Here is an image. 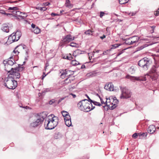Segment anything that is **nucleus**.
Masks as SVG:
<instances>
[{
	"label": "nucleus",
	"instance_id": "f257e3e1",
	"mask_svg": "<svg viewBox=\"0 0 159 159\" xmlns=\"http://www.w3.org/2000/svg\"><path fill=\"white\" fill-rule=\"evenodd\" d=\"M48 116L51 117V118H49L47 120H46V119L45 120L44 122L45 125L46 124L45 129H52L57 125L58 118L53 114H51Z\"/></svg>",
	"mask_w": 159,
	"mask_h": 159
},
{
	"label": "nucleus",
	"instance_id": "f03ea898",
	"mask_svg": "<svg viewBox=\"0 0 159 159\" xmlns=\"http://www.w3.org/2000/svg\"><path fill=\"white\" fill-rule=\"evenodd\" d=\"M92 106V104L88 102L87 99H83L80 101V110L84 112H88L92 110L93 108H90Z\"/></svg>",
	"mask_w": 159,
	"mask_h": 159
},
{
	"label": "nucleus",
	"instance_id": "7ed1b4c3",
	"mask_svg": "<svg viewBox=\"0 0 159 159\" xmlns=\"http://www.w3.org/2000/svg\"><path fill=\"white\" fill-rule=\"evenodd\" d=\"M159 66L157 64L153 65L151 67L149 74L147 75L150 77L152 80H156L158 77V75L157 72V69Z\"/></svg>",
	"mask_w": 159,
	"mask_h": 159
},
{
	"label": "nucleus",
	"instance_id": "20e7f679",
	"mask_svg": "<svg viewBox=\"0 0 159 159\" xmlns=\"http://www.w3.org/2000/svg\"><path fill=\"white\" fill-rule=\"evenodd\" d=\"M138 64L143 70H147L149 67L150 61L148 58L144 57L139 61Z\"/></svg>",
	"mask_w": 159,
	"mask_h": 159
},
{
	"label": "nucleus",
	"instance_id": "39448f33",
	"mask_svg": "<svg viewBox=\"0 0 159 159\" xmlns=\"http://www.w3.org/2000/svg\"><path fill=\"white\" fill-rule=\"evenodd\" d=\"M14 76H9V75H8L7 78L6 82L8 86V89H14L17 86V82L14 80Z\"/></svg>",
	"mask_w": 159,
	"mask_h": 159
},
{
	"label": "nucleus",
	"instance_id": "423d86ee",
	"mask_svg": "<svg viewBox=\"0 0 159 159\" xmlns=\"http://www.w3.org/2000/svg\"><path fill=\"white\" fill-rule=\"evenodd\" d=\"M120 88L121 92V94L120 96L121 98L127 99L131 97L132 93L129 89L126 87L120 86Z\"/></svg>",
	"mask_w": 159,
	"mask_h": 159
},
{
	"label": "nucleus",
	"instance_id": "0eeeda50",
	"mask_svg": "<svg viewBox=\"0 0 159 159\" xmlns=\"http://www.w3.org/2000/svg\"><path fill=\"white\" fill-rule=\"evenodd\" d=\"M3 63L5 65V70L7 71L9 70L7 69L8 67L13 66L14 64H16V62L13 57H11L8 59L7 61H4Z\"/></svg>",
	"mask_w": 159,
	"mask_h": 159
},
{
	"label": "nucleus",
	"instance_id": "6e6552de",
	"mask_svg": "<svg viewBox=\"0 0 159 159\" xmlns=\"http://www.w3.org/2000/svg\"><path fill=\"white\" fill-rule=\"evenodd\" d=\"M74 39V37H73L70 34H69L63 37L62 41L65 43H67L73 40Z\"/></svg>",
	"mask_w": 159,
	"mask_h": 159
},
{
	"label": "nucleus",
	"instance_id": "1a4fd4ad",
	"mask_svg": "<svg viewBox=\"0 0 159 159\" xmlns=\"http://www.w3.org/2000/svg\"><path fill=\"white\" fill-rule=\"evenodd\" d=\"M19 40V39H18V38H17V37L14 34V33H13L9 35L7 40V42H10V43H11L15 41H17Z\"/></svg>",
	"mask_w": 159,
	"mask_h": 159
},
{
	"label": "nucleus",
	"instance_id": "9d476101",
	"mask_svg": "<svg viewBox=\"0 0 159 159\" xmlns=\"http://www.w3.org/2000/svg\"><path fill=\"white\" fill-rule=\"evenodd\" d=\"M35 120L31 123L30 124V127L31 128H35L39 126V125H41L42 122L39 120L38 118L35 119Z\"/></svg>",
	"mask_w": 159,
	"mask_h": 159
},
{
	"label": "nucleus",
	"instance_id": "9b49d317",
	"mask_svg": "<svg viewBox=\"0 0 159 159\" xmlns=\"http://www.w3.org/2000/svg\"><path fill=\"white\" fill-rule=\"evenodd\" d=\"M47 116V112L45 111H43L42 112L38 114L37 116V117L40 120L43 122L44 119Z\"/></svg>",
	"mask_w": 159,
	"mask_h": 159
},
{
	"label": "nucleus",
	"instance_id": "f8f14e48",
	"mask_svg": "<svg viewBox=\"0 0 159 159\" xmlns=\"http://www.w3.org/2000/svg\"><path fill=\"white\" fill-rule=\"evenodd\" d=\"M7 72L9 73L8 75H9V76H10V75H13V76L14 77V76H16V79H19L20 78V74L19 73V71H14L13 70L10 71L8 70Z\"/></svg>",
	"mask_w": 159,
	"mask_h": 159
},
{
	"label": "nucleus",
	"instance_id": "ddd939ff",
	"mask_svg": "<svg viewBox=\"0 0 159 159\" xmlns=\"http://www.w3.org/2000/svg\"><path fill=\"white\" fill-rule=\"evenodd\" d=\"M105 89L107 90L113 91L114 90L113 85L111 83L106 84L104 87Z\"/></svg>",
	"mask_w": 159,
	"mask_h": 159
},
{
	"label": "nucleus",
	"instance_id": "4468645a",
	"mask_svg": "<svg viewBox=\"0 0 159 159\" xmlns=\"http://www.w3.org/2000/svg\"><path fill=\"white\" fill-rule=\"evenodd\" d=\"M156 128L153 125H150L148 128L147 131L150 134H153L156 131Z\"/></svg>",
	"mask_w": 159,
	"mask_h": 159
},
{
	"label": "nucleus",
	"instance_id": "2eb2a0df",
	"mask_svg": "<svg viewBox=\"0 0 159 159\" xmlns=\"http://www.w3.org/2000/svg\"><path fill=\"white\" fill-rule=\"evenodd\" d=\"M60 73H61L60 77L62 79H64L66 77H67L66 69H61L60 70Z\"/></svg>",
	"mask_w": 159,
	"mask_h": 159
},
{
	"label": "nucleus",
	"instance_id": "dca6fc26",
	"mask_svg": "<svg viewBox=\"0 0 159 159\" xmlns=\"http://www.w3.org/2000/svg\"><path fill=\"white\" fill-rule=\"evenodd\" d=\"M1 30L3 32L8 33L9 32V29L8 25L7 24H3L2 25Z\"/></svg>",
	"mask_w": 159,
	"mask_h": 159
},
{
	"label": "nucleus",
	"instance_id": "f3484780",
	"mask_svg": "<svg viewBox=\"0 0 159 159\" xmlns=\"http://www.w3.org/2000/svg\"><path fill=\"white\" fill-rule=\"evenodd\" d=\"M18 9V8L16 7H10L8 8L9 10H15L12 11L13 13L15 15H18L20 12L18 11H15Z\"/></svg>",
	"mask_w": 159,
	"mask_h": 159
},
{
	"label": "nucleus",
	"instance_id": "a211bd4d",
	"mask_svg": "<svg viewBox=\"0 0 159 159\" xmlns=\"http://www.w3.org/2000/svg\"><path fill=\"white\" fill-rule=\"evenodd\" d=\"M139 39V37L137 36H134L130 38V39L131 40V41L133 43V44L137 42Z\"/></svg>",
	"mask_w": 159,
	"mask_h": 159
},
{
	"label": "nucleus",
	"instance_id": "6ab92c4d",
	"mask_svg": "<svg viewBox=\"0 0 159 159\" xmlns=\"http://www.w3.org/2000/svg\"><path fill=\"white\" fill-rule=\"evenodd\" d=\"M113 100L114 102L115 103L113 104V105L110 108V109L111 110H113L115 108H116V105L115 103H117L119 102L118 100L116 99V97H115L114 98H113Z\"/></svg>",
	"mask_w": 159,
	"mask_h": 159
},
{
	"label": "nucleus",
	"instance_id": "aec40b11",
	"mask_svg": "<svg viewBox=\"0 0 159 159\" xmlns=\"http://www.w3.org/2000/svg\"><path fill=\"white\" fill-rule=\"evenodd\" d=\"M98 73L97 72L95 71H94L87 74V77H92L96 76Z\"/></svg>",
	"mask_w": 159,
	"mask_h": 159
},
{
	"label": "nucleus",
	"instance_id": "412c9836",
	"mask_svg": "<svg viewBox=\"0 0 159 159\" xmlns=\"http://www.w3.org/2000/svg\"><path fill=\"white\" fill-rule=\"evenodd\" d=\"M14 34L17 37V38H18V39H19L21 36V32L20 30H17L16 32L15 33H14Z\"/></svg>",
	"mask_w": 159,
	"mask_h": 159
},
{
	"label": "nucleus",
	"instance_id": "4be33fe9",
	"mask_svg": "<svg viewBox=\"0 0 159 159\" xmlns=\"http://www.w3.org/2000/svg\"><path fill=\"white\" fill-rule=\"evenodd\" d=\"M19 47L20 49L22 48L23 49H25V50H27L28 49L26 46L24 44H21L20 45H19L17 46L15 48V49H16L17 48Z\"/></svg>",
	"mask_w": 159,
	"mask_h": 159
},
{
	"label": "nucleus",
	"instance_id": "5701e85b",
	"mask_svg": "<svg viewBox=\"0 0 159 159\" xmlns=\"http://www.w3.org/2000/svg\"><path fill=\"white\" fill-rule=\"evenodd\" d=\"M63 58L69 60H71L73 59V57L70 54H69L68 55L65 56Z\"/></svg>",
	"mask_w": 159,
	"mask_h": 159
},
{
	"label": "nucleus",
	"instance_id": "b1692460",
	"mask_svg": "<svg viewBox=\"0 0 159 159\" xmlns=\"http://www.w3.org/2000/svg\"><path fill=\"white\" fill-rule=\"evenodd\" d=\"M33 31L35 34H37L40 32V30L38 27H36V28L33 30Z\"/></svg>",
	"mask_w": 159,
	"mask_h": 159
},
{
	"label": "nucleus",
	"instance_id": "393cba45",
	"mask_svg": "<svg viewBox=\"0 0 159 159\" xmlns=\"http://www.w3.org/2000/svg\"><path fill=\"white\" fill-rule=\"evenodd\" d=\"M53 90V89L52 88H48L44 89L43 91V93H45L47 92H52Z\"/></svg>",
	"mask_w": 159,
	"mask_h": 159
},
{
	"label": "nucleus",
	"instance_id": "a878e982",
	"mask_svg": "<svg viewBox=\"0 0 159 159\" xmlns=\"http://www.w3.org/2000/svg\"><path fill=\"white\" fill-rule=\"evenodd\" d=\"M66 7H68L69 8L72 7V5L71 4L69 0H66L65 3Z\"/></svg>",
	"mask_w": 159,
	"mask_h": 159
},
{
	"label": "nucleus",
	"instance_id": "bb28decb",
	"mask_svg": "<svg viewBox=\"0 0 159 159\" xmlns=\"http://www.w3.org/2000/svg\"><path fill=\"white\" fill-rule=\"evenodd\" d=\"M65 124L67 126L70 127L72 123L71 120H65Z\"/></svg>",
	"mask_w": 159,
	"mask_h": 159
},
{
	"label": "nucleus",
	"instance_id": "cd10ccee",
	"mask_svg": "<svg viewBox=\"0 0 159 159\" xmlns=\"http://www.w3.org/2000/svg\"><path fill=\"white\" fill-rule=\"evenodd\" d=\"M0 13L2 14H4L5 15H6L7 16H13L12 14V13H7L5 12V11L4 10H0Z\"/></svg>",
	"mask_w": 159,
	"mask_h": 159
},
{
	"label": "nucleus",
	"instance_id": "c85d7f7f",
	"mask_svg": "<svg viewBox=\"0 0 159 159\" xmlns=\"http://www.w3.org/2000/svg\"><path fill=\"white\" fill-rule=\"evenodd\" d=\"M95 53V51H93V52H91L88 53L89 54V59L90 60H91L92 58V57H93Z\"/></svg>",
	"mask_w": 159,
	"mask_h": 159
},
{
	"label": "nucleus",
	"instance_id": "c756f323",
	"mask_svg": "<svg viewBox=\"0 0 159 159\" xmlns=\"http://www.w3.org/2000/svg\"><path fill=\"white\" fill-rule=\"evenodd\" d=\"M36 9L38 10H40L41 11H45L46 10V8L45 7H40L37 6L36 7Z\"/></svg>",
	"mask_w": 159,
	"mask_h": 159
},
{
	"label": "nucleus",
	"instance_id": "7c9ffc66",
	"mask_svg": "<svg viewBox=\"0 0 159 159\" xmlns=\"http://www.w3.org/2000/svg\"><path fill=\"white\" fill-rule=\"evenodd\" d=\"M61 113L64 117H65L66 116V115L69 114V113L65 111H61Z\"/></svg>",
	"mask_w": 159,
	"mask_h": 159
},
{
	"label": "nucleus",
	"instance_id": "2f4dec72",
	"mask_svg": "<svg viewBox=\"0 0 159 159\" xmlns=\"http://www.w3.org/2000/svg\"><path fill=\"white\" fill-rule=\"evenodd\" d=\"M134 77H135L132 76H131L129 75H126V78H127V79H129L130 80H131L133 81L134 80H135V78Z\"/></svg>",
	"mask_w": 159,
	"mask_h": 159
},
{
	"label": "nucleus",
	"instance_id": "473e14b6",
	"mask_svg": "<svg viewBox=\"0 0 159 159\" xmlns=\"http://www.w3.org/2000/svg\"><path fill=\"white\" fill-rule=\"evenodd\" d=\"M129 0H119V3L123 4L127 3Z\"/></svg>",
	"mask_w": 159,
	"mask_h": 159
},
{
	"label": "nucleus",
	"instance_id": "72a5a7b5",
	"mask_svg": "<svg viewBox=\"0 0 159 159\" xmlns=\"http://www.w3.org/2000/svg\"><path fill=\"white\" fill-rule=\"evenodd\" d=\"M71 82V80L69 79V77L66 79L64 80V84H66Z\"/></svg>",
	"mask_w": 159,
	"mask_h": 159
},
{
	"label": "nucleus",
	"instance_id": "f704fd0d",
	"mask_svg": "<svg viewBox=\"0 0 159 159\" xmlns=\"http://www.w3.org/2000/svg\"><path fill=\"white\" fill-rule=\"evenodd\" d=\"M93 31L92 30H89L85 32V34H86L88 35H92V33L93 32Z\"/></svg>",
	"mask_w": 159,
	"mask_h": 159
},
{
	"label": "nucleus",
	"instance_id": "c9c22d12",
	"mask_svg": "<svg viewBox=\"0 0 159 159\" xmlns=\"http://www.w3.org/2000/svg\"><path fill=\"white\" fill-rule=\"evenodd\" d=\"M131 40L130 39V38H129L128 40H127L125 41V43L127 44L131 45L133 44V43L132 42Z\"/></svg>",
	"mask_w": 159,
	"mask_h": 159
},
{
	"label": "nucleus",
	"instance_id": "e433bc0d",
	"mask_svg": "<svg viewBox=\"0 0 159 159\" xmlns=\"http://www.w3.org/2000/svg\"><path fill=\"white\" fill-rule=\"evenodd\" d=\"M71 64L74 66H75L78 65L80 64V63L76 61L75 60H72L71 61Z\"/></svg>",
	"mask_w": 159,
	"mask_h": 159
},
{
	"label": "nucleus",
	"instance_id": "4c0bfd02",
	"mask_svg": "<svg viewBox=\"0 0 159 159\" xmlns=\"http://www.w3.org/2000/svg\"><path fill=\"white\" fill-rule=\"evenodd\" d=\"M67 75L68 76H70L71 75H72V73H73V71L70 70H68L66 69Z\"/></svg>",
	"mask_w": 159,
	"mask_h": 159
},
{
	"label": "nucleus",
	"instance_id": "58836bf2",
	"mask_svg": "<svg viewBox=\"0 0 159 159\" xmlns=\"http://www.w3.org/2000/svg\"><path fill=\"white\" fill-rule=\"evenodd\" d=\"M12 70H13L14 71H19V69L17 67L14 68H11V69L10 70H9V71H11Z\"/></svg>",
	"mask_w": 159,
	"mask_h": 159
},
{
	"label": "nucleus",
	"instance_id": "ea45409f",
	"mask_svg": "<svg viewBox=\"0 0 159 159\" xmlns=\"http://www.w3.org/2000/svg\"><path fill=\"white\" fill-rule=\"evenodd\" d=\"M64 121L71 120V117L70 115L69 114L66 115V116L64 117Z\"/></svg>",
	"mask_w": 159,
	"mask_h": 159
},
{
	"label": "nucleus",
	"instance_id": "a19ab883",
	"mask_svg": "<svg viewBox=\"0 0 159 159\" xmlns=\"http://www.w3.org/2000/svg\"><path fill=\"white\" fill-rule=\"evenodd\" d=\"M79 51V49H77V50H76L75 51H74L73 53V56L75 57H76L77 55L76 54V53H78Z\"/></svg>",
	"mask_w": 159,
	"mask_h": 159
},
{
	"label": "nucleus",
	"instance_id": "79ce46f5",
	"mask_svg": "<svg viewBox=\"0 0 159 159\" xmlns=\"http://www.w3.org/2000/svg\"><path fill=\"white\" fill-rule=\"evenodd\" d=\"M109 106V105H107V104L105 106H103V107L104 108V110L106 111H107L108 109V107L109 108L110 107V106Z\"/></svg>",
	"mask_w": 159,
	"mask_h": 159
},
{
	"label": "nucleus",
	"instance_id": "37998d69",
	"mask_svg": "<svg viewBox=\"0 0 159 159\" xmlns=\"http://www.w3.org/2000/svg\"><path fill=\"white\" fill-rule=\"evenodd\" d=\"M120 45V44H117L112 45V47H111V48L112 49L116 48L118 47Z\"/></svg>",
	"mask_w": 159,
	"mask_h": 159
},
{
	"label": "nucleus",
	"instance_id": "c03bdc74",
	"mask_svg": "<svg viewBox=\"0 0 159 159\" xmlns=\"http://www.w3.org/2000/svg\"><path fill=\"white\" fill-rule=\"evenodd\" d=\"M93 103L96 106H100L101 105V104H100L99 102H98L96 101H93Z\"/></svg>",
	"mask_w": 159,
	"mask_h": 159
},
{
	"label": "nucleus",
	"instance_id": "a18cd8bd",
	"mask_svg": "<svg viewBox=\"0 0 159 159\" xmlns=\"http://www.w3.org/2000/svg\"><path fill=\"white\" fill-rule=\"evenodd\" d=\"M68 45L72 47H75L76 46V44L75 43L72 42L70 43Z\"/></svg>",
	"mask_w": 159,
	"mask_h": 159
},
{
	"label": "nucleus",
	"instance_id": "49530a36",
	"mask_svg": "<svg viewBox=\"0 0 159 159\" xmlns=\"http://www.w3.org/2000/svg\"><path fill=\"white\" fill-rule=\"evenodd\" d=\"M138 134L139 136H143L146 137L147 135V132H145L143 133L142 134L138 133Z\"/></svg>",
	"mask_w": 159,
	"mask_h": 159
},
{
	"label": "nucleus",
	"instance_id": "de8ad7c7",
	"mask_svg": "<svg viewBox=\"0 0 159 159\" xmlns=\"http://www.w3.org/2000/svg\"><path fill=\"white\" fill-rule=\"evenodd\" d=\"M140 81H145L146 80V77L145 76L140 77Z\"/></svg>",
	"mask_w": 159,
	"mask_h": 159
},
{
	"label": "nucleus",
	"instance_id": "09e8293b",
	"mask_svg": "<svg viewBox=\"0 0 159 159\" xmlns=\"http://www.w3.org/2000/svg\"><path fill=\"white\" fill-rule=\"evenodd\" d=\"M55 102V100L54 99H52L49 101V104L50 105H52L53 103Z\"/></svg>",
	"mask_w": 159,
	"mask_h": 159
},
{
	"label": "nucleus",
	"instance_id": "8fccbe9b",
	"mask_svg": "<svg viewBox=\"0 0 159 159\" xmlns=\"http://www.w3.org/2000/svg\"><path fill=\"white\" fill-rule=\"evenodd\" d=\"M100 100H101V103H102V104H105V103H106V105L107 104V101L108 100V99H107V100L106 101V102L105 103V102L103 101V100H102V99L100 97Z\"/></svg>",
	"mask_w": 159,
	"mask_h": 159
},
{
	"label": "nucleus",
	"instance_id": "3c124183",
	"mask_svg": "<svg viewBox=\"0 0 159 159\" xmlns=\"http://www.w3.org/2000/svg\"><path fill=\"white\" fill-rule=\"evenodd\" d=\"M65 97H63L61 98H60L57 102V104L59 103L62 100H64L65 99Z\"/></svg>",
	"mask_w": 159,
	"mask_h": 159
},
{
	"label": "nucleus",
	"instance_id": "603ef678",
	"mask_svg": "<svg viewBox=\"0 0 159 159\" xmlns=\"http://www.w3.org/2000/svg\"><path fill=\"white\" fill-rule=\"evenodd\" d=\"M87 98H88V100H88V102H90V103L92 104V103H93V101L91 99H90V98L89 97V96H87Z\"/></svg>",
	"mask_w": 159,
	"mask_h": 159
},
{
	"label": "nucleus",
	"instance_id": "864d4df0",
	"mask_svg": "<svg viewBox=\"0 0 159 159\" xmlns=\"http://www.w3.org/2000/svg\"><path fill=\"white\" fill-rule=\"evenodd\" d=\"M25 69V67L22 66L19 68V71H21Z\"/></svg>",
	"mask_w": 159,
	"mask_h": 159
},
{
	"label": "nucleus",
	"instance_id": "5fc2aeb1",
	"mask_svg": "<svg viewBox=\"0 0 159 159\" xmlns=\"http://www.w3.org/2000/svg\"><path fill=\"white\" fill-rule=\"evenodd\" d=\"M138 134L137 133H134L132 135V137L133 138L135 139L138 136Z\"/></svg>",
	"mask_w": 159,
	"mask_h": 159
},
{
	"label": "nucleus",
	"instance_id": "6e6d98bb",
	"mask_svg": "<svg viewBox=\"0 0 159 159\" xmlns=\"http://www.w3.org/2000/svg\"><path fill=\"white\" fill-rule=\"evenodd\" d=\"M51 15L52 16H58V14H57L54 13H52L51 14Z\"/></svg>",
	"mask_w": 159,
	"mask_h": 159
},
{
	"label": "nucleus",
	"instance_id": "4d7b16f0",
	"mask_svg": "<svg viewBox=\"0 0 159 159\" xmlns=\"http://www.w3.org/2000/svg\"><path fill=\"white\" fill-rule=\"evenodd\" d=\"M49 73V72L46 75L45 74V73L44 72H43V75H42L43 77L42 78V79H43V78Z\"/></svg>",
	"mask_w": 159,
	"mask_h": 159
},
{
	"label": "nucleus",
	"instance_id": "13d9d810",
	"mask_svg": "<svg viewBox=\"0 0 159 159\" xmlns=\"http://www.w3.org/2000/svg\"><path fill=\"white\" fill-rule=\"evenodd\" d=\"M105 13L103 12H101L100 15V17L102 18L104 15Z\"/></svg>",
	"mask_w": 159,
	"mask_h": 159
},
{
	"label": "nucleus",
	"instance_id": "bf43d9fd",
	"mask_svg": "<svg viewBox=\"0 0 159 159\" xmlns=\"http://www.w3.org/2000/svg\"><path fill=\"white\" fill-rule=\"evenodd\" d=\"M125 50V49H124L123 50H122V51H121L120 52L117 54V56H119V55H120V54H121L123 52H124V50Z\"/></svg>",
	"mask_w": 159,
	"mask_h": 159
},
{
	"label": "nucleus",
	"instance_id": "052dcab7",
	"mask_svg": "<svg viewBox=\"0 0 159 159\" xmlns=\"http://www.w3.org/2000/svg\"><path fill=\"white\" fill-rule=\"evenodd\" d=\"M154 14L156 16H158L159 14V8H158L157 11L154 13Z\"/></svg>",
	"mask_w": 159,
	"mask_h": 159
},
{
	"label": "nucleus",
	"instance_id": "680f3d73",
	"mask_svg": "<svg viewBox=\"0 0 159 159\" xmlns=\"http://www.w3.org/2000/svg\"><path fill=\"white\" fill-rule=\"evenodd\" d=\"M135 80H138V81H140V77H135Z\"/></svg>",
	"mask_w": 159,
	"mask_h": 159
},
{
	"label": "nucleus",
	"instance_id": "e2e57ef3",
	"mask_svg": "<svg viewBox=\"0 0 159 159\" xmlns=\"http://www.w3.org/2000/svg\"><path fill=\"white\" fill-rule=\"evenodd\" d=\"M36 25L34 24H32L31 25V27L33 28V29H35V28Z\"/></svg>",
	"mask_w": 159,
	"mask_h": 159
},
{
	"label": "nucleus",
	"instance_id": "0e129e2a",
	"mask_svg": "<svg viewBox=\"0 0 159 159\" xmlns=\"http://www.w3.org/2000/svg\"><path fill=\"white\" fill-rule=\"evenodd\" d=\"M86 67L84 65H82L80 68V69H83L84 68H85Z\"/></svg>",
	"mask_w": 159,
	"mask_h": 159
},
{
	"label": "nucleus",
	"instance_id": "69168bd1",
	"mask_svg": "<svg viewBox=\"0 0 159 159\" xmlns=\"http://www.w3.org/2000/svg\"><path fill=\"white\" fill-rule=\"evenodd\" d=\"M106 37V35H103L102 36L100 37V38L101 39H103Z\"/></svg>",
	"mask_w": 159,
	"mask_h": 159
},
{
	"label": "nucleus",
	"instance_id": "338daca9",
	"mask_svg": "<svg viewBox=\"0 0 159 159\" xmlns=\"http://www.w3.org/2000/svg\"><path fill=\"white\" fill-rule=\"evenodd\" d=\"M28 49H27V50H25V55L27 56H28Z\"/></svg>",
	"mask_w": 159,
	"mask_h": 159
},
{
	"label": "nucleus",
	"instance_id": "774afa93",
	"mask_svg": "<svg viewBox=\"0 0 159 159\" xmlns=\"http://www.w3.org/2000/svg\"><path fill=\"white\" fill-rule=\"evenodd\" d=\"M13 52L15 53V54H16L17 53V52L18 53V54L19 53V52L18 51H15V49H14L13 51Z\"/></svg>",
	"mask_w": 159,
	"mask_h": 159
}]
</instances>
